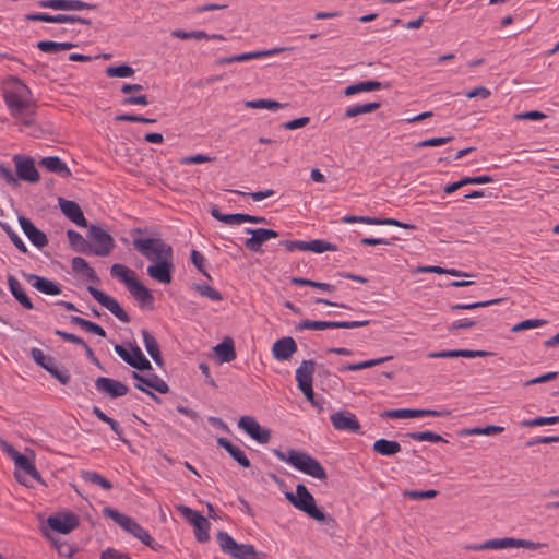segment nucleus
Returning <instances> with one entry per match:
<instances>
[{"instance_id": "nucleus-56", "label": "nucleus", "mask_w": 559, "mask_h": 559, "mask_svg": "<svg viewBox=\"0 0 559 559\" xmlns=\"http://www.w3.org/2000/svg\"><path fill=\"white\" fill-rule=\"evenodd\" d=\"M53 378H56L61 384H68L70 382L71 376L67 369H59L57 366V361L53 362L47 370Z\"/></svg>"}, {"instance_id": "nucleus-26", "label": "nucleus", "mask_w": 559, "mask_h": 559, "mask_svg": "<svg viewBox=\"0 0 559 559\" xmlns=\"http://www.w3.org/2000/svg\"><path fill=\"white\" fill-rule=\"evenodd\" d=\"M128 290L141 307L153 308L155 300L154 295L142 282L136 280L128 287Z\"/></svg>"}, {"instance_id": "nucleus-54", "label": "nucleus", "mask_w": 559, "mask_h": 559, "mask_svg": "<svg viewBox=\"0 0 559 559\" xmlns=\"http://www.w3.org/2000/svg\"><path fill=\"white\" fill-rule=\"evenodd\" d=\"M546 323H547V321L543 320V319H526V320H523V321L516 323L515 325H513L511 331L512 332H521V331L543 326Z\"/></svg>"}, {"instance_id": "nucleus-34", "label": "nucleus", "mask_w": 559, "mask_h": 559, "mask_svg": "<svg viewBox=\"0 0 559 559\" xmlns=\"http://www.w3.org/2000/svg\"><path fill=\"white\" fill-rule=\"evenodd\" d=\"M72 270L75 273H81L83 277L92 283H99V277L95 273L94 269L88 265L85 259L81 257H74L71 262Z\"/></svg>"}, {"instance_id": "nucleus-23", "label": "nucleus", "mask_w": 559, "mask_h": 559, "mask_svg": "<svg viewBox=\"0 0 559 559\" xmlns=\"http://www.w3.org/2000/svg\"><path fill=\"white\" fill-rule=\"evenodd\" d=\"M41 8H50L62 11H81L95 9V4H91L81 0H44L39 2Z\"/></svg>"}, {"instance_id": "nucleus-21", "label": "nucleus", "mask_w": 559, "mask_h": 559, "mask_svg": "<svg viewBox=\"0 0 559 559\" xmlns=\"http://www.w3.org/2000/svg\"><path fill=\"white\" fill-rule=\"evenodd\" d=\"M19 224L23 233L35 247L41 249L48 245V238L46 234L39 230L29 218L20 215Z\"/></svg>"}, {"instance_id": "nucleus-63", "label": "nucleus", "mask_w": 559, "mask_h": 559, "mask_svg": "<svg viewBox=\"0 0 559 559\" xmlns=\"http://www.w3.org/2000/svg\"><path fill=\"white\" fill-rule=\"evenodd\" d=\"M280 246L284 247L289 252L296 250L307 251V241L304 240H283L280 242Z\"/></svg>"}, {"instance_id": "nucleus-25", "label": "nucleus", "mask_w": 559, "mask_h": 559, "mask_svg": "<svg viewBox=\"0 0 559 559\" xmlns=\"http://www.w3.org/2000/svg\"><path fill=\"white\" fill-rule=\"evenodd\" d=\"M29 21H40V22H48V23H84L90 24V21L86 19L79 17L76 15H70V14H57V15H50L48 13H34L28 14L26 16Z\"/></svg>"}, {"instance_id": "nucleus-8", "label": "nucleus", "mask_w": 559, "mask_h": 559, "mask_svg": "<svg viewBox=\"0 0 559 559\" xmlns=\"http://www.w3.org/2000/svg\"><path fill=\"white\" fill-rule=\"evenodd\" d=\"M370 324V320L357 321H316L302 320L295 325V331L301 332L304 330H326V329H354L362 328Z\"/></svg>"}, {"instance_id": "nucleus-12", "label": "nucleus", "mask_w": 559, "mask_h": 559, "mask_svg": "<svg viewBox=\"0 0 559 559\" xmlns=\"http://www.w3.org/2000/svg\"><path fill=\"white\" fill-rule=\"evenodd\" d=\"M292 47H275L265 50H255L250 52H243L239 55H233L228 57H221L215 60L216 66H226L234 62H245L253 59H260L262 57H270L277 55L283 51L292 50Z\"/></svg>"}, {"instance_id": "nucleus-30", "label": "nucleus", "mask_w": 559, "mask_h": 559, "mask_svg": "<svg viewBox=\"0 0 559 559\" xmlns=\"http://www.w3.org/2000/svg\"><path fill=\"white\" fill-rule=\"evenodd\" d=\"M8 286L12 296L20 302L22 307H24L27 310L34 309V305L31 298L27 296L21 283L15 276L8 275Z\"/></svg>"}, {"instance_id": "nucleus-50", "label": "nucleus", "mask_w": 559, "mask_h": 559, "mask_svg": "<svg viewBox=\"0 0 559 559\" xmlns=\"http://www.w3.org/2000/svg\"><path fill=\"white\" fill-rule=\"evenodd\" d=\"M0 227L5 231L10 240L13 242V245L16 247L17 250H20L22 253L27 252V247L24 243V241L21 239V237L12 229V227L5 223L0 222Z\"/></svg>"}, {"instance_id": "nucleus-10", "label": "nucleus", "mask_w": 559, "mask_h": 559, "mask_svg": "<svg viewBox=\"0 0 559 559\" xmlns=\"http://www.w3.org/2000/svg\"><path fill=\"white\" fill-rule=\"evenodd\" d=\"M179 510L185 518L194 526L195 539L199 543H206L210 540V522L200 512L194 511L188 507L181 506Z\"/></svg>"}, {"instance_id": "nucleus-55", "label": "nucleus", "mask_w": 559, "mask_h": 559, "mask_svg": "<svg viewBox=\"0 0 559 559\" xmlns=\"http://www.w3.org/2000/svg\"><path fill=\"white\" fill-rule=\"evenodd\" d=\"M423 23V19L419 17V19H416V20H413V21H409L407 23H403L401 20L399 19H392V20H389L386 21V25H383L381 28H379L378 31L382 32V31H388L390 29L391 27H393L394 25H397V24H402V26L404 28H412V29H416L418 27H420Z\"/></svg>"}, {"instance_id": "nucleus-64", "label": "nucleus", "mask_w": 559, "mask_h": 559, "mask_svg": "<svg viewBox=\"0 0 559 559\" xmlns=\"http://www.w3.org/2000/svg\"><path fill=\"white\" fill-rule=\"evenodd\" d=\"M100 559H131L128 554H123L114 548H107L100 554Z\"/></svg>"}, {"instance_id": "nucleus-60", "label": "nucleus", "mask_w": 559, "mask_h": 559, "mask_svg": "<svg viewBox=\"0 0 559 559\" xmlns=\"http://www.w3.org/2000/svg\"><path fill=\"white\" fill-rule=\"evenodd\" d=\"M559 423V416H550V417H536L534 419L525 420L523 423L526 427H535V426H544V425H554Z\"/></svg>"}, {"instance_id": "nucleus-33", "label": "nucleus", "mask_w": 559, "mask_h": 559, "mask_svg": "<svg viewBox=\"0 0 559 559\" xmlns=\"http://www.w3.org/2000/svg\"><path fill=\"white\" fill-rule=\"evenodd\" d=\"M67 236L71 248L80 253L90 254L92 253V243L86 240L80 233L69 229Z\"/></svg>"}, {"instance_id": "nucleus-41", "label": "nucleus", "mask_w": 559, "mask_h": 559, "mask_svg": "<svg viewBox=\"0 0 559 559\" xmlns=\"http://www.w3.org/2000/svg\"><path fill=\"white\" fill-rule=\"evenodd\" d=\"M211 215L227 225H236L245 223V213L223 214L218 206L214 205L211 209Z\"/></svg>"}, {"instance_id": "nucleus-36", "label": "nucleus", "mask_w": 559, "mask_h": 559, "mask_svg": "<svg viewBox=\"0 0 559 559\" xmlns=\"http://www.w3.org/2000/svg\"><path fill=\"white\" fill-rule=\"evenodd\" d=\"M514 538L513 537H503V538H495L486 540L479 545H475L469 547V549L473 550H499V549H506V548H513L514 547Z\"/></svg>"}, {"instance_id": "nucleus-31", "label": "nucleus", "mask_w": 559, "mask_h": 559, "mask_svg": "<svg viewBox=\"0 0 559 559\" xmlns=\"http://www.w3.org/2000/svg\"><path fill=\"white\" fill-rule=\"evenodd\" d=\"M214 353L221 364L230 362L236 358L235 344L233 338L225 337L221 343L214 346Z\"/></svg>"}, {"instance_id": "nucleus-32", "label": "nucleus", "mask_w": 559, "mask_h": 559, "mask_svg": "<svg viewBox=\"0 0 559 559\" xmlns=\"http://www.w3.org/2000/svg\"><path fill=\"white\" fill-rule=\"evenodd\" d=\"M141 334L143 337L145 349L148 353V355L152 357V359L155 361L157 366H163L164 359L156 338L146 329H143L141 331Z\"/></svg>"}, {"instance_id": "nucleus-48", "label": "nucleus", "mask_w": 559, "mask_h": 559, "mask_svg": "<svg viewBox=\"0 0 559 559\" xmlns=\"http://www.w3.org/2000/svg\"><path fill=\"white\" fill-rule=\"evenodd\" d=\"M105 73L109 78H130L134 74V70L129 64L109 66Z\"/></svg>"}, {"instance_id": "nucleus-35", "label": "nucleus", "mask_w": 559, "mask_h": 559, "mask_svg": "<svg viewBox=\"0 0 559 559\" xmlns=\"http://www.w3.org/2000/svg\"><path fill=\"white\" fill-rule=\"evenodd\" d=\"M110 274L111 276L120 280L127 286V288L138 280L134 271L120 263H115L111 265Z\"/></svg>"}, {"instance_id": "nucleus-53", "label": "nucleus", "mask_w": 559, "mask_h": 559, "mask_svg": "<svg viewBox=\"0 0 559 559\" xmlns=\"http://www.w3.org/2000/svg\"><path fill=\"white\" fill-rule=\"evenodd\" d=\"M502 300L503 299H501V298H497V299H491V300H487V301H478V302H472V304H455V305L451 306V310H453V311L472 310V309H476V308H480V307H488L491 305H496V304L501 302Z\"/></svg>"}, {"instance_id": "nucleus-24", "label": "nucleus", "mask_w": 559, "mask_h": 559, "mask_svg": "<svg viewBox=\"0 0 559 559\" xmlns=\"http://www.w3.org/2000/svg\"><path fill=\"white\" fill-rule=\"evenodd\" d=\"M59 206L64 216L71 222L80 227H87V221L76 202L59 198Z\"/></svg>"}, {"instance_id": "nucleus-7", "label": "nucleus", "mask_w": 559, "mask_h": 559, "mask_svg": "<svg viewBox=\"0 0 559 559\" xmlns=\"http://www.w3.org/2000/svg\"><path fill=\"white\" fill-rule=\"evenodd\" d=\"M88 241L92 243V253L98 257H107L115 247L111 235L99 225L92 224L87 231Z\"/></svg>"}, {"instance_id": "nucleus-17", "label": "nucleus", "mask_w": 559, "mask_h": 559, "mask_svg": "<svg viewBox=\"0 0 559 559\" xmlns=\"http://www.w3.org/2000/svg\"><path fill=\"white\" fill-rule=\"evenodd\" d=\"M174 257H166L160 261H155L153 264L147 266V274L153 280L162 284H170L173 281L174 272Z\"/></svg>"}, {"instance_id": "nucleus-46", "label": "nucleus", "mask_w": 559, "mask_h": 559, "mask_svg": "<svg viewBox=\"0 0 559 559\" xmlns=\"http://www.w3.org/2000/svg\"><path fill=\"white\" fill-rule=\"evenodd\" d=\"M407 438L412 439V440H416V441H428V442H433V443H439V442H447V440L433 432V431H416V432H407L405 435Z\"/></svg>"}, {"instance_id": "nucleus-37", "label": "nucleus", "mask_w": 559, "mask_h": 559, "mask_svg": "<svg viewBox=\"0 0 559 559\" xmlns=\"http://www.w3.org/2000/svg\"><path fill=\"white\" fill-rule=\"evenodd\" d=\"M372 449L378 454L391 456L401 451V445L397 441L381 438L373 443Z\"/></svg>"}, {"instance_id": "nucleus-59", "label": "nucleus", "mask_w": 559, "mask_h": 559, "mask_svg": "<svg viewBox=\"0 0 559 559\" xmlns=\"http://www.w3.org/2000/svg\"><path fill=\"white\" fill-rule=\"evenodd\" d=\"M191 262L192 264L204 275L206 276L207 278H211L207 271L205 270V262H206V259L204 258V255L199 252L198 250H192L191 251Z\"/></svg>"}, {"instance_id": "nucleus-29", "label": "nucleus", "mask_w": 559, "mask_h": 559, "mask_svg": "<svg viewBox=\"0 0 559 559\" xmlns=\"http://www.w3.org/2000/svg\"><path fill=\"white\" fill-rule=\"evenodd\" d=\"M216 442L219 447L224 448L241 467H250V460L247 457L245 452L239 447L233 444L228 439L224 437L217 438Z\"/></svg>"}, {"instance_id": "nucleus-19", "label": "nucleus", "mask_w": 559, "mask_h": 559, "mask_svg": "<svg viewBox=\"0 0 559 559\" xmlns=\"http://www.w3.org/2000/svg\"><path fill=\"white\" fill-rule=\"evenodd\" d=\"M95 388L98 392L108 395L110 399L121 397L129 391L124 383L107 377H98L95 380Z\"/></svg>"}, {"instance_id": "nucleus-44", "label": "nucleus", "mask_w": 559, "mask_h": 559, "mask_svg": "<svg viewBox=\"0 0 559 559\" xmlns=\"http://www.w3.org/2000/svg\"><path fill=\"white\" fill-rule=\"evenodd\" d=\"M80 477L85 483H91L93 485L102 487L104 490H110L112 488L111 481L102 476L100 474L93 471H82Z\"/></svg>"}, {"instance_id": "nucleus-28", "label": "nucleus", "mask_w": 559, "mask_h": 559, "mask_svg": "<svg viewBox=\"0 0 559 559\" xmlns=\"http://www.w3.org/2000/svg\"><path fill=\"white\" fill-rule=\"evenodd\" d=\"M38 164L40 167H44L48 171L53 173L62 178H69L72 176V173L67 164L58 156L43 157Z\"/></svg>"}, {"instance_id": "nucleus-49", "label": "nucleus", "mask_w": 559, "mask_h": 559, "mask_svg": "<svg viewBox=\"0 0 559 559\" xmlns=\"http://www.w3.org/2000/svg\"><path fill=\"white\" fill-rule=\"evenodd\" d=\"M337 247L329 241L323 239H314L311 241H307V251H312L316 253H323L325 251H336Z\"/></svg>"}, {"instance_id": "nucleus-43", "label": "nucleus", "mask_w": 559, "mask_h": 559, "mask_svg": "<svg viewBox=\"0 0 559 559\" xmlns=\"http://www.w3.org/2000/svg\"><path fill=\"white\" fill-rule=\"evenodd\" d=\"M382 87V83L379 81H364L353 85H349L345 88L344 94L346 96H352L360 92H371L378 91Z\"/></svg>"}, {"instance_id": "nucleus-38", "label": "nucleus", "mask_w": 559, "mask_h": 559, "mask_svg": "<svg viewBox=\"0 0 559 559\" xmlns=\"http://www.w3.org/2000/svg\"><path fill=\"white\" fill-rule=\"evenodd\" d=\"M70 322L72 324L79 325L81 329H83L86 332L96 334L100 337H106V331L104 330V328L95 322L88 321V320L83 319L78 316H71Z\"/></svg>"}, {"instance_id": "nucleus-45", "label": "nucleus", "mask_w": 559, "mask_h": 559, "mask_svg": "<svg viewBox=\"0 0 559 559\" xmlns=\"http://www.w3.org/2000/svg\"><path fill=\"white\" fill-rule=\"evenodd\" d=\"M245 106L247 108L252 109H269L276 111L281 108H284L286 104H282L280 102L273 99H254V100H246Z\"/></svg>"}, {"instance_id": "nucleus-13", "label": "nucleus", "mask_w": 559, "mask_h": 559, "mask_svg": "<svg viewBox=\"0 0 559 559\" xmlns=\"http://www.w3.org/2000/svg\"><path fill=\"white\" fill-rule=\"evenodd\" d=\"M238 427L261 444L267 443L271 439V430L262 427L252 416H241Z\"/></svg>"}, {"instance_id": "nucleus-61", "label": "nucleus", "mask_w": 559, "mask_h": 559, "mask_svg": "<svg viewBox=\"0 0 559 559\" xmlns=\"http://www.w3.org/2000/svg\"><path fill=\"white\" fill-rule=\"evenodd\" d=\"M145 385L154 389L160 394H166L169 391L168 384L158 376L150 378V382H145Z\"/></svg>"}, {"instance_id": "nucleus-14", "label": "nucleus", "mask_w": 559, "mask_h": 559, "mask_svg": "<svg viewBox=\"0 0 559 559\" xmlns=\"http://www.w3.org/2000/svg\"><path fill=\"white\" fill-rule=\"evenodd\" d=\"M16 168V178L31 183L38 182L40 179L39 173L35 167L34 158L16 154L13 157Z\"/></svg>"}, {"instance_id": "nucleus-18", "label": "nucleus", "mask_w": 559, "mask_h": 559, "mask_svg": "<svg viewBox=\"0 0 559 559\" xmlns=\"http://www.w3.org/2000/svg\"><path fill=\"white\" fill-rule=\"evenodd\" d=\"M47 524L55 532L69 534L79 526V518L72 512L50 515L47 520Z\"/></svg>"}, {"instance_id": "nucleus-39", "label": "nucleus", "mask_w": 559, "mask_h": 559, "mask_svg": "<svg viewBox=\"0 0 559 559\" xmlns=\"http://www.w3.org/2000/svg\"><path fill=\"white\" fill-rule=\"evenodd\" d=\"M381 107V103L373 102V103H366V104H357L354 106H349L346 108L344 112L345 118H354L362 114H370L376 111Z\"/></svg>"}, {"instance_id": "nucleus-15", "label": "nucleus", "mask_w": 559, "mask_h": 559, "mask_svg": "<svg viewBox=\"0 0 559 559\" xmlns=\"http://www.w3.org/2000/svg\"><path fill=\"white\" fill-rule=\"evenodd\" d=\"M245 233L251 235L245 240V247L251 252H262V246L273 238H277L280 234L267 228H245Z\"/></svg>"}, {"instance_id": "nucleus-51", "label": "nucleus", "mask_w": 559, "mask_h": 559, "mask_svg": "<svg viewBox=\"0 0 559 559\" xmlns=\"http://www.w3.org/2000/svg\"><path fill=\"white\" fill-rule=\"evenodd\" d=\"M194 288L201 296L206 297L213 301L223 300V295L217 289L207 284H195Z\"/></svg>"}, {"instance_id": "nucleus-58", "label": "nucleus", "mask_w": 559, "mask_h": 559, "mask_svg": "<svg viewBox=\"0 0 559 559\" xmlns=\"http://www.w3.org/2000/svg\"><path fill=\"white\" fill-rule=\"evenodd\" d=\"M115 120L117 121H127V122H139V123H155L157 120L154 118H146L140 115L132 114H121L116 116Z\"/></svg>"}, {"instance_id": "nucleus-6", "label": "nucleus", "mask_w": 559, "mask_h": 559, "mask_svg": "<svg viewBox=\"0 0 559 559\" xmlns=\"http://www.w3.org/2000/svg\"><path fill=\"white\" fill-rule=\"evenodd\" d=\"M316 366L317 364L312 359L302 360L295 374L298 389L310 404H314L317 400L312 386Z\"/></svg>"}, {"instance_id": "nucleus-57", "label": "nucleus", "mask_w": 559, "mask_h": 559, "mask_svg": "<svg viewBox=\"0 0 559 559\" xmlns=\"http://www.w3.org/2000/svg\"><path fill=\"white\" fill-rule=\"evenodd\" d=\"M438 491L435 489L429 490H406L404 492V497H407L413 500H420V499H432L438 496Z\"/></svg>"}, {"instance_id": "nucleus-42", "label": "nucleus", "mask_w": 559, "mask_h": 559, "mask_svg": "<svg viewBox=\"0 0 559 559\" xmlns=\"http://www.w3.org/2000/svg\"><path fill=\"white\" fill-rule=\"evenodd\" d=\"M36 47L46 53H57L62 50L72 49L76 47V45L70 41L57 43L51 40H41L37 43Z\"/></svg>"}, {"instance_id": "nucleus-62", "label": "nucleus", "mask_w": 559, "mask_h": 559, "mask_svg": "<svg viewBox=\"0 0 559 559\" xmlns=\"http://www.w3.org/2000/svg\"><path fill=\"white\" fill-rule=\"evenodd\" d=\"M0 176L7 181L8 185L12 187H17L20 185L16 175L12 171L10 167L0 163Z\"/></svg>"}, {"instance_id": "nucleus-11", "label": "nucleus", "mask_w": 559, "mask_h": 559, "mask_svg": "<svg viewBox=\"0 0 559 559\" xmlns=\"http://www.w3.org/2000/svg\"><path fill=\"white\" fill-rule=\"evenodd\" d=\"M87 292L103 307L109 310L118 320H120L123 323H129L131 321L130 316L127 313V311L122 309L120 304L114 297L105 294L103 290L97 289L93 286H88Z\"/></svg>"}, {"instance_id": "nucleus-4", "label": "nucleus", "mask_w": 559, "mask_h": 559, "mask_svg": "<svg viewBox=\"0 0 559 559\" xmlns=\"http://www.w3.org/2000/svg\"><path fill=\"white\" fill-rule=\"evenodd\" d=\"M285 498L296 509L305 512L309 518L319 522L335 523L333 518L330 515L326 516L325 513L317 507L313 496L309 492L308 488L304 484H298L296 486V493L286 491Z\"/></svg>"}, {"instance_id": "nucleus-9", "label": "nucleus", "mask_w": 559, "mask_h": 559, "mask_svg": "<svg viewBox=\"0 0 559 559\" xmlns=\"http://www.w3.org/2000/svg\"><path fill=\"white\" fill-rule=\"evenodd\" d=\"M131 350L129 352L123 345L116 344L114 346L115 353L129 366L139 371L152 370V364L144 356L143 352L138 345L130 344Z\"/></svg>"}, {"instance_id": "nucleus-5", "label": "nucleus", "mask_w": 559, "mask_h": 559, "mask_svg": "<svg viewBox=\"0 0 559 559\" xmlns=\"http://www.w3.org/2000/svg\"><path fill=\"white\" fill-rule=\"evenodd\" d=\"M132 245L134 250L153 263L166 257H174L171 246L162 238H134Z\"/></svg>"}, {"instance_id": "nucleus-20", "label": "nucleus", "mask_w": 559, "mask_h": 559, "mask_svg": "<svg viewBox=\"0 0 559 559\" xmlns=\"http://www.w3.org/2000/svg\"><path fill=\"white\" fill-rule=\"evenodd\" d=\"M23 276L25 280L38 292L49 295V296H56L61 294V286L59 283L49 280L44 276H39L37 274H27L23 273Z\"/></svg>"}, {"instance_id": "nucleus-22", "label": "nucleus", "mask_w": 559, "mask_h": 559, "mask_svg": "<svg viewBox=\"0 0 559 559\" xmlns=\"http://www.w3.org/2000/svg\"><path fill=\"white\" fill-rule=\"evenodd\" d=\"M297 350V343L292 336L277 340L272 346V355L280 361L289 360Z\"/></svg>"}, {"instance_id": "nucleus-52", "label": "nucleus", "mask_w": 559, "mask_h": 559, "mask_svg": "<svg viewBox=\"0 0 559 559\" xmlns=\"http://www.w3.org/2000/svg\"><path fill=\"white\" fill-rule=\"evenodd\" d=\"M31 356L34 359V361L45 370H47V368L53 365V362L56 361L53 357L46 356L39 348H33L31 350Z\"/></svg>"}, {"instance_id": "nucleus-40", "label": "nucleus", "mask_w": 559, "mask_h": 559, "mask_svg": "<svg viewBox=\"0 0 559 559\" xmlns=\"http://www.w3.org/2000/svg\"><path fill=\"white\" fill-rule=\"evenodd\" d=\"M231 556L237 559H263L266 555L264 552H258L253 545L250 544H238L237 548Z\"/></svg>"}, {"instance_id": "nucleus-27", "label": "nucleus", "mask_w": 559, "mask_h": 559, "mask_svg": "<svg viewBox=\"0 0 559 559\" xmlns=\"http://www.w3.org/2000/svg\"><path fill=\"white\" fill-rule=\"evenodd\" d=\"M4 449L8 451V453H10L12 455L14 463L19 468L23 469L33 479H35V480L40 479L39 472L37 471L35 465L29 461V459L26 455L21 454L13 447H11L7 443H5Z\"/></svg>"}, {"instance_id": "nucleus-2", "label": "nucleus", "mask_w": 559, "mask_h": 559, "mask_svg": "<svg viewBox=\"0 0 559 559\" xmlns=\"http://www.w3.org/2000/svg\"><path fill=\"white\" fill-rule=\"evenodd\" d=\"M31 91L24 84L17 91H7L3 94L5 105L8 106L11 115L14 118L21 119L22 123L26 127L33 124V116L35 114V105L25 98V94H29Z\"/></svg>"}, {"instance_id": "nucleus-3", "label": "nucleus", "mask_w": 559, "mask_h": 559, "mask_svg": "<svg viewBox=\"0 0 559 559\" xmlns=\"http://www.w3.org/2000/svg\"><path fill=\"white\" fill-rule=\"evenodd\" d=\"M103 513L105 516L111 519L115 523H117L123 531L131 534L134 538L139 539L141 543H143L151 549L159 550L162 548V545L158 544L150 535V533L132 518L119 512L118 510L111 507H105Z\"/></svg>"}, {"instance_id": "nucleus-16", "label": "nucleus", "mask_w": 559, "mask_h": 559, "mask_svg": "<svg viewBox=\"0 0 559 559\" xmlns=\"http://www.w3.org/2000/svg\"><path fill=\"white\" fill-rule=\"evenodd\" d=\"M331 424L335 430L359 433L361 426L355 414L348 411H337L330 416Z\"/></svg>"}, {"instance_id": "nucleus-1", "label": "nucleus", "mask_w": 559, "mask_h": 559, "mask_svg": "<svg viewBox=\"0 0 559 559\" xmlns=\"http://www.w3.org/2000/svg\"><path fill=\"white\" fill-rule=\"evenodd\" d=\"M273 453L278 460L290 464L304 474L320 480L328 478V474L322 464L306 452L296 451L294 449H288L287 452H283L280 449H274Z\"/></svg>"}, {"instance_id": "nucleus-47", "label": "nucleus", "mask_w": 559, "mask_h": 559, "mask_svg": "<svg viewBox=\"0 0 559 559\" xmlns=\"http://www.w3.org/2000/svg\"><path fill=\"white\" fill-rule=\"evenodd\" d=\"M216 538L222 551L231 556V552L235 551L238 543L227 532L223 531L217 533Z\"/></svg>"}]
</instances>
